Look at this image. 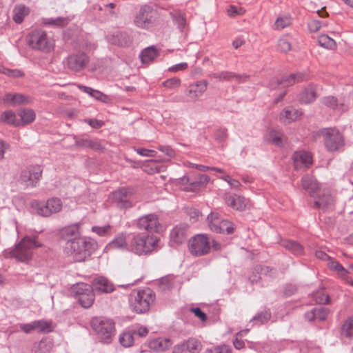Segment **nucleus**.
I'll use <instances>...</instances> for the list:
<instances>
[{
	"mask_svg": "<svg viewBox=\"0 0 353 353\" xmlns=\"http://www.w3.org/2000/svg\"><path fill=\"white\" fill-rule=\"evenodd\" d=\"M161 248V240L157 236L139 233L130 239L129 251L138 256H145L157 252Z\"/></svg>",
	"mask_w": 353,
	"mask_h": 353,
	"instance_id": "1",
	"label": "nucleus"
},
{
	"mask_svg": "<svg viewBox=\"0 0 353 353\" xmlns=\"http://www.w3.org/2000/svg\"><path fill=\"white\" fill-rule=\"evenodd\" d=\"M97 247V243L94 240L79 237L68 240L65 250L66 254L72 256L74 261L81 262L90 256Z\"/></svg>",
	"mask_w": 353,
	"mask_h": 353,
	"instance_id": "2",
	"label": "nucleus"
},
{
	"mask_svg": "<svg viewBox=\"0 0 353 353\" xmlns=\"http://www.w3.org/2000/svg\"><path fill=\"white\" fill-rule=\"evenodd\" d=\"M41 246L42 243L35 236H26L10 250L9 255L17 261L28 263L32 259L34 250Z\"/></svg>",
	"mask_w": 353,
	"mask_h": 353,
	"instance_id": "3",
	"label": "nucleus"
},
{
	"mask_svg": "<svg viewBox=\"0 0 353 353\" xmlns=\"http://www.w3.org/2000/svg\"><path fill=\"white\" fill-rule=\"evenodd\" d=\"M159 21L158 11L147 4L140 7L133 20L135 26L146 30H153L159 24Z\"/></svg>",
	"mask_w": 353,
	"mask_h": 353,
	"instance_id": "4",
	"label": "nucleus"
},
{
	"mask_svg": "<svg viewBox=\"0 0 353 353\" xmlns=\"http://www.w3.org/2000/svg\"><path fill=\"white\" fill-rule=\"evenodd\" d=\"M155 301V294L150 288H145L131 294L130 307L137 314L147 312Z\"/></svg>",
	"mask_w": 353,
	"mask_h": 353,
	"instance_id": "5",
	"label": "nucleus"
},
{
	"mask_svg": "<svg viewBox=\"0 0 353 353\" xmlns=\"http://www.w3.org/2000/svg\"><path fill=\"white\" fill-rule=\"evenodd\" d=\"M325 148L328 152H341L345 145L343 134L336 128H323L320 132Z\"/></svg>",
	"mask_w": 353,
	"mask_h": 353,
	"instance_id": "6",
	"label": "nucleus"
},
{
	"mask_svg": "<svg viewBox=\"0 0 353 353\" xmlns=\"http://www.w3.org/2000/svg\"><path fill=\"white\" fill-rule=\"evenodd\" d=\"M27 42L33 50L50 52L54 49V41L41 29L31 31L27 36Z\"/></svg>",
	"mask_w": 353,
	"mask_h": 353,
	"instance_id": "7",
	"label": "nucleus"
},
{
	"mask_svg": "<svg viewBox=\"0 0 353 353\" xmlns=\"http://www.w3.org/2000/svg\"><path fill=\"white\" fill-rule=\"evenodd\" d=\"M91 326L103 343H109L112 341L115 332L112 320L104 317H94L91 321Z\"/></svg>",
	"mask_w": 353,
	"mask_h": 353,
	"instance_id": "8",
	"label": "nucleus"
},
{
	"mask_svg": "<svg viewBox=\"0 0 353 353\" xmlns=\"http://www.w3.org/2000/svg\"><path fill=\"white\" fill-rule=\"evenodd\" d=\"M210 239L207 234H197L190 241L189 250L195 256H203L210 252Z\"/></svg>",
	"mask_w": 353,
	"mask_h": 353,
	"instance_id": "9",
	"label": "nucleus"
},
{
	"mask_svg": "<svg viewBox=\"0 0 353 353\" xmlns=\"http://www.w3.org/2000/svg\"><path fill=\"white\" fill-rule=\"evenodd\" d=\"M89 62V57L83 52L72 53L65 60L66 68L74 72H79L84 70Z\"/></svg>",
	"mask_w": 353,
	"mask_h": 353,
	"instance_id": "10",
	"label": "nucleus"
},
{
	"mask_svg": "<svg viewBox=\"0 0 353 353\" xmlns=\"http://www.w3.org/2000/svg\"><path fill=\"white\" fill-rule=\"evenodd\" d=\"M35 208L38 214L48 217L54 213L59 212L62 208V202L60 199L53 197L46 202H37Z\"/></svg>",
	"mask_w": 353,
	"mask_h": 353,
	"instance_id": "11",
	"label": "nucleus"
},
{
	"mask_svg": "<svg viewBox=\"0 0 353 353\" xmlns=\"http://www.w3.org/2000/svg\"><path fill=\"white\" fill-rule=\"evenodd\" d=\"M42 172L40 165H30L22 170L20 178L26 186L35 187L42 176Z\"/></svg>",
	"mask_w": 353,
	"mask_h": 353,
	"instance_id": "12",
	"label": "nucleus"
},
{
	"mask_svg": "<svg viewBox=\"0 0 353 353\" xmlns=\"http://www.w3.org/2000/svg\"><path fill=\"white\" fill-rule=\"evenodd\" d=\"M137 226L141 230L158 232L161 225L156 214H149L140 217L137 220Z\"/></svg>",
	"mask_w": 353,
	"mask_h": 353,
	"instance_id": "13",
	"label": "nucleus"
},
{
	"mask_svg": "<svg viewBox=\"0 0 353 353\" xmlns=\"http://www.w3.org/2000/svg\"><path fill=\"white\" fill-rule=\"evenodd\" d=\"M208 85L207 80L196 81L195 83L189 85L185 92L188 101L196 102L199 97L205 92Z\"/></svg>",
	"mask_w": 353,
	"mask_h": 353,
	"instance_id": "14",
	"label": "nucleus"
},
{
	"mask_svg": "<svg viewBox=\"0 0 353 353\" xmlns=\"http://www.w3.org/2000/svg\"><path fill=\"white\" fill-rule=\"evenodd\" d=\"M132 192V190L130 188H121L113 193V198L120 208L127 209L132 207L130 197Z\"/></svg>",
	"mask_w": 353,
	"mask_h": 353,
	"instance_id": "15",
	"label": "nucleus"
},
{
	"mask_svg": "<svg viewBox=\"0 0 353 353\" xmlns=\"http://www.w3.org/2000/svg\"><path fill=\"white\" fill-rule=\"evenodd\" d=\"M323 104L325 106L332 108L333 110L343 112L346 110L349 107L353 105V92L350 94L348 99L345 103H339L336 98L333 96H328L323 97L321 99Z\"/></svg>",
	"mask_w": 353,
	"mask_h": 353,
	"instance_id": "16",
	"label": "nucleus"
},
{
	"mask_svg": "<svg viewBox=\"0 0 353 353\" xmlns=\"http://www.w3.org/2000/svg\"><path fill=\"white\" fill-rule=\"evenodd\" d=\"M188 230L186 223H180L174 227L170 233L171 243L179 245L185 242L188 237Z\"/></svg>",
	"mask_w": 353,
	"mask_h": 353,
	"instance_id": "17",
	"label": "nucleus"
},
{
	"mask_svg": "<svg viewBox=\"0 0 353 353\" xmlns=\"http://www.w3.org/2000/svg\"><path fill=\"white\" fill-rule=\"evenodd\" d=\"M224 200L228 206L236 210L243 211L248 205L247 199L237 194L226 193L224 195Z\"/></svg>",
	"mask_w": 353,
	"mask_h": 353,
	"instance_id": "18",
	"label": "nucleus"
},
{
	"mask_svg": "<svg viewBox=\"0 0 353 353\" xmlns=\"http://www.w3.org/2000/svg\"><path fill=\"white\" fill-rule=\"evenodd\" d=\"M303 80V75L301 74H292L288 77L283 78L282 79H273L269 84L270 89H276L279 87L285 88L292 85L296 82Z\"/></svg>",
	"mask_w": 353,
	"mask_h": 353,
	"instance_id": "19",
	"label": "nucleus"
},
{
	"mask_svg": "<svg viewBox=\"0 0 353 353\" xmlns=\"http://www.w3.org/2000/svg\"><path fill=\"white\" fill-rule=\"evenodd\" d=\"M316 199L314 202V208L321 209L323 211L330 210L333 208L334 201L332 196L328 191L316 195Z\"/></svg>",
	"mask_w": 353,
	"mask_h": 353,
	"instance_id": "20",
	"label": "nucleus"
},
{
	"mask_svg": "<svg viewBox=\"0 0 353 353\" xmlns=\"http://www.w3.org/2000/svg\"><path fill=\"white\" fill-rule=\"evenodd\" d=\"M92 288L94 292L99 294L110 293L114 290L113 284L103 276L94 279L92 281Z\"/></svg>",
	"mask_w": 353,
	"mask_h": 353,
	"instance_id": "21",
	"label": "nucleus"
},
{
	"mask_svg": "<svg viewBox=\"0 0 353 353\" xmlns=\"http://www.w3.org/2000/svg\"><path fill=\"white\" fill-rule=\"evenodd\" d=\"M303 112L300 110H297L292 106H288L281 112L279 119L281 123L285 124L291 123L300 118Z\"/></svg>",
	"mask_w": 353,
	"mask_h": 353,
	"instance_id": "22",
	"label": "nucleus"
},
{
	"mask_svg": "<svg viewBox=\"0 0 353 353\" xmlns=\"http://www.w3.org/2000/svg\"><path fill=\"white\" fill-rule=\"evenodd\" d=\"M294 164L296 170L308 168L312 163V155L305 151H299L294 154Z\"/></svg>",
	"mask_w": 353,
	"mask_h": 353,
	"instance_id": "23",
	"label": "nucleus"
},
{
	"mask_svg": "<svg viewBox=\"0 0 353 353\" xmlns=\"http://www.w3.org/2000/svg\"><path fill=\"white\" fill-rule=\"evenodd\" d=\"M107 40L111 44L120 47L129 46L132 40L130 37L126 32H117L107 36Z\"/></svg>",
	"mask_w": 353,
	"mask_h": 353,
	"instance_id": "24",
	"label": "nucleus"
},
{
	"mask_svg": "<svg viewBox=\"0 0 353 353\" xmlns=\"http://www.w3.org/2000/svg\"><path fill=\"white\" fill-rule=\"evenodd\" d=\"M265 141L278 147H282L287 141V139L281 131L271 130L264 137Z\"/></svg>",
	"mask_w": 353,
	"mask_h": 353,
	"instance_id": "25",
	"label": "nucleus"
},
{
	"mask_svg": "<svg viewBox=\"0 0 353 353\" xmlns=\"http://www.w3.org/2000/svg\"><path fill=\"white\" fill-rule=\"evenodd\" d=\"M172 345V342L170 339L159 337L151 340L148 347L156 352H162L168 350Z\"/></svg>",
	"mask_w": 353,
	"mask_h": 353,
	"instance_id": "26",
	"label": "nucleus"
},
{
	"mask_svg": "<svg viewBox=\"0 0 353 353\" xmlns=\"http://www.w3.org/2000/svg\"><path fill=\"white\" fill-rule=\"evenodd\" d=\"M105 248L108 250L119 249L129 251L130 242H127L126 234L125 233H120L107 245Z\"/></svg>",
	"mask_w": 353,
	"mask_h": 353,
	"instance_id": "27",
	"label": "nucleus"
},
{
	"mask_svg": "<svg viewBox=\"0 0 353 353\" xmlns=\"http://www.w3.org/2000/svg\"><path fill=\"white\" fill-rule=\"evenodd\" d=\"M208 77L216 79L220 81H229L235 78L239 82L243 81L242 79L247 78L244 74H237L230 71H221L219 72L210 73Z\"/></svg>",
	"mask_w": 353,
	"mask_h": 353,
	"instance_id": "28",
	"label": "nucleus"
},
{
	"mask_svg": "<svg viewBox=\"0 0 353 353\" xmlns=\"http://www.w3.org/2000/svg\"><path fill=\"white\" fill-rule=\"evenodd\" d=\"M3 101L4 103L12 106L26 104L29 102L28 98L26 95L19 93H7L3 97Z\"/></svg>",
	"mask_w": 353,
	"mask_h": 353,
	"instance_id": "29",
	"label": "nucleus"
},
{
	"mask_svg": "<svg viewBox=\"0 0 353 353\" xmlns=\"http://www.w3.org/2000/svg\"><path fill=\"white\" fill-rule=\"evenodd\" d=\"M302 186L312 197H316L319 191L316 180L311 176L306 175L302 178Z\"/></svg>",
	"mask_w": 353,
	"mask_h": 353,
	"instance_id": "30",
	"label": "nucleus"
},
{
	"mask_svg": "<svg viewBox=\"0 0 353 353\" xmlns=\"http://www.w3.org/2000/svg\"><path fill=\"white\" fill-rule=\"evenodd\" d=\"M316 99V93L314 86L309 85L302 90L299 96L298 99L300 103L304 104H309L315 101Z\"/></svg>",
	"mask_w": 353,
	"mask_h": 353,
	"instance_id": "31",
	"label": "nucleus"
},
{
	"mask_svg": "<svg viewBox=\"0 0 353 353\" xmlns=\"http://www.w3.org/2000/svg\"><path fill=\"white\" fill-rule=\"evenodd\" d=\"M159 54V50L154 46H151L143 50L140 54L141 60L143 63H150L153 61Z\"/></svg>",
	"mask_w": 353,
	"mask_h": 353,
	"instance_id": "32",
	"label": "nucleus"
},
{
	"mask_svg": "<svg viewBox=\"0 0 353 353\" xmlns=\"http://www.w3.org/2000/svg\"><path fill=\"white\" fill-rule=\"evenodd\" d=\"M30 12V10L28 7L23 4L16 5L13 9V17L14 21L17 23H21L24 19V17L27 16Z\"/></svg>",
	"mask_w": 353,
	"mask_h": 353,
	"instance_id": "33",
	"label": "nucleus"
},
{
	"mask_svg": "<svg viewBox=\"0 0 353 353\" xmlns=\"http://www.w3.org/2000/svg\"><path fill=\"white\" fill-rule=\"evenodd\" d=\"M210 180V178L206 174H201L199 176L197 180L191 182L188 186L184 188V190L186 192H195L200 187L207 185Z\"/></svg>",
	"mask_w": 353,
	"mask_h": 353,
	"instance_id": "34",
	"label": "nucleus"
},
{
	"mask_svg": "<svg viewBox=\"0 0 353 353\" xmlns=\"http://www.w3.org/2000/svg\"><path fill=\"white\" fill-rule=\"evenodd\" d=\"M0 121L10 125L19 126V119L12 110L3 112L0 116Z\"/></svg>",
	"mask_w": 353,
	"mask_h": 353,
	"instance_id": "35",
	"label": "nucleus"
},
{
	"mask_svg": "<svg viewBox=\"0 0 353 353\" xmlns=\"http://www.w3.org/2000/svg\"><path fill=\"white\" fill-rule=\"evenodd\" d=\"M19 115L20 117L19 119V126L32 123L36 117L34 112L30 109L21 110Z\"/></svg>",
	"mask_w": 353,
	"mask_h": 353,
	"instance_id": "36",
	"label": "nucleus"
},
{
	"mask_svg": "<svg viewBox=\"0 0 353 353\" xmlns=\"http://www.w3.org/2000/svg\"><path fill=\"white\" fill-rule=\"evenodd\" d=\"M185 348L187 352L199 353L202 349V345L200 341L194 337H190L185 340Z\"/></svg>",
	"mask_w": 353,
	"mask_h": 353,
	"instance_id": "37",
	"label": "nucleus"
},
{
	"mask_svg": "<svg viewBox=\"0 0 353 353\" xmlns=\"http://www.w3.org/2000/svg\"><path fill=\"white\" fill-rule=\"evenodd\" d=\"M222 219L218 213L211 212L207 216V223L210 230L216 233L218 232V230L220 224L221 223Z\"/></svg>",
	"mask_w": 353,
	"mask_h": 353,
	"instance_id": "38",
	"label": "nucleus"
},
{
	"mask_svg": "<svg viewBox=\"0 0 353 353\" xmlns=\"http://www.w3.org/2000/svg\"><path fill=\"white\" fill-rule=\"evenodd\" d=\"M282 246H283L287 250L292 252L294 255H301L303 253V248L299 243L291 241V240H285L282 242Z\"/></svg>",
	"mask_w": 353,
	"mask_h": 353,
	"instance_id": "39",
	"label": "nucleus"
},
{
	"mask_svg": "<svg viewBox=\"0 0 353 353\" xmlns=\"http://www.w3.org/2000/svg\"><path fill=\"white\" fill-rule=\"evenodd\" d=\"M80 305L85 308L90 307L94 303V294L93 290H88L77 299Z\"/></svg>",
	"mask_w": 353,
	"mask_h": 353,
	"instance_id": "40",
	"label": "nucleus"
},
{
	"mask_svg": "<svg viewBox=\"0 0 353 353\" xmlns=\"http://www.w3.org/2000/svg\"><path fill=\"white\" fill-rule=\"evenodd\" d=\"M88 290H92L90 285L84 283H80L73 285L71 292L77 299L80 296L88 292Z\"/></svg>",
	"mask_w": 353,
	"mask_h": 353,
	"instance_id": "41",
	"label": "nucleus"
},
{
	"mask_svg": "<svg viewBox=\"0 0 353 353\" xmlns=\"http://www.w3.org/2000/svg\"><path fill=\"white\" fill-rule=\"evenodd\" d=\"M119 342L123 347H130L134 343V332L132 330L123 332L119 336Z\"/></svg>",
	"mask_w": 353,
	"mask_h": 353,
	"instance_id": "42",
	"label": "nucleus"
},
{
	"mask_svg": "<svg viewBox=\"0 0 353 353\" xmlns=\"http://www.w3.org/2000/svg\"><path fill=\"white\" fill-rule=\"evenodd\" d=\"M69 22L68 17H59L57 18H46L43 19V23L44 25L54 26H63Z\"/></svg>",
	"mask_w": 353,
	"mask_h": 353,
	"instance_id": "43",
	"label": "nucleus"
},
{
	"mask_svg": "<svg viewBox=\"0 0 353 353\" xmlns=\"http://www.w3.org/2000/svg\"><path fill=\"white\" fill-rule=\"evenodd\" d=\"M341 334L347 338H353V316L345 320L342 325Z\"/></svg>",
	"mask_w": 353,
	"mask_h": 353,
	"instance_id": "44",
	"label": "nucleus"
},
{
	"mask_svg": "<svg viewBox=\"0 0 353 353\" xmlns=\"http://www.w3.org/2000/svg\"><path fill=\"white\" fill-rule=\"evenodd\" d=\"M34 325L35 330L39 332L48 333L52 332L51 323L46 320L41 319L34 321Z\"/></svg>",
	"mask_w": 353,
	"mask_h": 353,
	"instance_id": "45",
	"label": "nucleus"
},
{
	"mask_svg": "<svg viewBox=\"0 0 353 353\" xmlns=\"http://www.w3.org/2000/svg\"><path fill=\"white\" fill-rule=\"evenodd\" d=\"M292 23V19L289 15H284L282 17H279L276 19L274 24V29L275 30H282L288 26H289Z\"/></svg>",
	"mask_w": 353,
	"mask_h": 353,
	"instance_id": "46",
	"label": "nucleus"
},
{
	"mask_svg": "<svg viewBox=\"0 0 353 353\" xmlns=\"http://www.w3.org/2000/svg\"><path fill=\"white\" fill-rule=\"evenodd\" d=\"M318 43L321 46L327 49H333L336 46L334 40L326 34L320 35L318 37Z\"/></svg>",
	"mask_w": 353,
	"mask_h": 353,
	"instance_id": "47",
	"label": "nucleus"
},
{
	"mask_svg": "<svg viewBox=\"0 0 353 353\" xmlns=\"http://www.w3.org/2000/svg\"><path fill=\"white\" fill-rule=\"evenodd\" d=\"M50 344L46 341L41 340L34 344L32 351L34 353H50Z\"/></svg>",
	"mask_w": 353,
	"mask_h": 353,
	"instance_id": "48",
	"label": "nucleus"
},
{
	"mask_svg": "<svg viewBox=\"0 0 353 353\" xmlns=\"http://www.w3.org/2000/svg\"><path fill=\"white\" fill-rule=\"evenodd\" d=\"M235 230L234 224L228 220L222 219L217 233L232 234Z\"/></svg>",
	"mask_w": 353,
	"mask_h": 353,
	"instance_id": "49",
	"label": "nucleus"
},
{
	"mask_svg": "<svg viewBox=\"0 0 353 353\" xmlns=\"http://www.w3.org/2000/svg\"><path fill=\"white\" fill-rule=\"evenodd\" d=\"M328 267L330 270L336 271L340 276H345L347 273L343 266L336 261L330 260Z\"/></svg>",
	"mask_w": 353,
	"mask_h": 353,
	"instance_id": "50",
	"label": "nucleus"
},
{
	"mask_svg": "<svg viewBox=\"0 0 353 353\" xmlns=\"http://www.w3.org/2000/svg\"><path fill=\"white\" fill-rule=\"evenodd\" d=\"M314 311H315L316 319L321 321H325L330 313V309L324 307H314Z\"/></svg>",
	"mask_w": 353,
	"mask_h": 353,
	"instance_id": "51",
	"label": "nucleus"
},
{
	"mask_svg": "<svg viewBox=\"0 0 353 353\" xmlns=\"http://www.w3.org/2000/svg\"><path fill=\"white\" fill-rule=\"evenodd\" d=\"M181 83V79L177 77L168 79L162 83L163 86L168 89H176L180 87Z\"/></svg>",
	"mask_w": 353,
	"mask_h": 353,
	"instance_id": "52",
	"label": "nucleus"
},
{
	"mask_svg": "<svg viewBox=\"0 0 353 353\" xmlns=\"http://www.w3.org/2000/svg\"><path fill=\"white\" fill-rule=\"evenodd\" d=\"M315 301L319 304H329L330 302V296L328 294L324 293L323 291L316 292L314 294Z\"/></svg>",
	"mask_w": 353,
	"mask_h": 353,
	"instance_id": "53",
	"label": "nucleus"
},
{
	"mask_svg": "<svg viewBox=\"0 0 353 353\" xmlns=\"http://www.w3.org/2000/svg\"><path fill=\"white\" fill-rule=\"evenodd\" d=\"M327 23L316 19L311 20L307 23V27L310 32H316L322 26H326Z\"/></svg>",
	"mask_w": 353,
	"mask_h": 353,
	"instance_id": "54",
	"label": "nucleus"
},
{
	"mask_svg": "<svg viewBox=\"0 0 353 353\" xmlns=\"http://www.w3.org/2000/svg\"><path fill=\"white\" fill-rule=\"evenodd\" d=\"M172 18L179 29L183 30L185 28L186 21L182 13L179 12H174L172 13Z\"/></svg>",
	"mask_w": 353,
	"mask_h": 353,
	"instance_id": "55",
	"label": "nucleus"
},
{
	"mask_svg": "<svg viewBox=\"0 0 353 353\" xmlns=\"http://www.w3.org/2000/svg\"><path fill=\"white\" fill-rule=\"evenodd\" d=\"M271 318V313L269 310H265L257 314L255 316L253 317V320L259 322L260 324H263L268 321H269Z\"/></svg>",
	"mask_w": 353,
	"mask_h": 353,
	"instance_id": "56",
	"label": "nucleus"
},
{
	"mask_svg": "<svg viewBox=\"0 0 353 353\" xmlns=\"http://www.w3.org/2000/svg\"><path fill=\"white\" fill-rule=\"evenodd\" d=\"M255 270L259 274H260V275L269 276H273L276 272V270L274 269L271 268L268 266H263V265L256 266Z\"/></svg>",
	"mask_w": 353,
	"mask_h": 353,
	"instance_id": "57",
	"label": "nucleus"
},
{
	"mask_svg": "<svg viewBox=\"0 0 353 353\" xmlns=\"http://www.w3.org/2000/svg\"><path fill=\"white\" fill-rule=\"evenodd\" d=\"M248 332V330H245L240 331L236 334V338L233 341L234 346L237 350H241L243 348L245 345L244 341L241 339H239V336L242 337L247 332Z\"/></svg>",
	"mask_w": 353,
	"mask_h": 353,
	"instance_id": "58",
	"label": "nucleus"
},
{
	"mask_svg": "<svg viewBox=\"0 0 353 353\" xmlns=\"http://www.w3.org/2000/svg\"><path fill=\"white\" fill-rule=\"evenodd\" d=\"M174 286V283L169 277L162 278L159 281V288L162 291H166L172 289Z\"/></svg>",
	"mask_w": 353,
	"mask_h": 353,
	"instance_id": "59",
	"label": "nucleus"
},
{
	"mask_svg": "<svg viewBox=\"0 0 353 353\" xmlns=\"http://www.w3.org/2000/svg\"><path fill=\"white\" fill-rule=\"evenodd\" d=\"M227 137V129L224 128H220L217 129L214 133V137L218 142H222L225 141Z\"/></svg>",
	"mask_w": 353,
	"mask_h": 353,
	"instance_id": "60",
	"label": "nucleus"
},
{
	"mask_svg": "<svg viewBox=\"0 0 353 353\" xmlns=\"http://www.w3.org/2000/svg\"><path fill=\"white\" fill-rule=\"evenodd\" d=\"M111 227L110 225H105L103 227H99V226H94L92 228V230L97 233L98 235L101 236H105L108 234L110 232Z\"/></svg>",
	"mask_w": 353,
	"mask_h": 353,
	"instance_id": "61",
	"label": "nucleus"
},
{
	"mask_svg": "<svg viewBox=\"0 0 353 353\" xmlns=\"http://www.w3.org/2000/svg\"><path fill=\"white\" fill-rule=\"evenodd\" d=\"M205 353H232V349L228 345H221L214 349H208Z\"/></svg>",
	"mask_w": 353,
	"mask_h": 353,
	"instance_id": "62",
	"label": "nucleus"
},
{
	"mask_svg": "<svg viewBox=\"0 0 353 353\" xmlns=\"http://www.w3.org/2000/svg\"><path fill=\"white\" fill-rule=\"evenodd\" d=\"M186 212L190 221L193 223L196 222L201 215L200 211L194 208H188Z\"/></svg>",
	"mask_w": 353,
	"mask_h": 353,
	"instance_id": "63",
	"label": "nucleus"
},
{
	"mask_svg": "<svg viewBox=\"0 0 353 353\" xmlns=\"http://www.w3.org/2000/svg\"><path fill=\"white\" fill-rule=\"evenodd\" d=\"M278 48L279 50L288 52L291 50V44L286 39L282 38L278 41Z\"/></svg>",
	"mask_w": 353,
	"mask_h": 353,
	"instance_id": "64",
	"label": "nucleus"
}]
</instances>
